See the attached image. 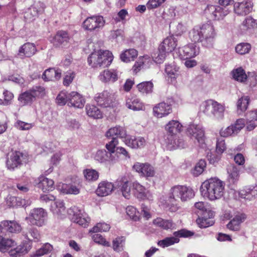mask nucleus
I'll list each match as a JSON object with an SVG mask.
<instances>
[{
    "instance_id": "f257e3e1",
    "label": "nucleus",
    "mask_w": 257,
    "mask_h": 257,
    "mask_svg": "<svg viewBox=\"0 0 257 257\" xmlns=\"http://www.w3.org/2000/svg\"><path fill=\"white\" fill-rule=\"evenodd\" d=\"M216 33L214 26L208 23L195 26L189 32V37L195 42H200L202 45L208 48L213 47Z\"/></svg>"
},
{
    "instance_id": "f03ea898",
    "label": "nucleus",
    "mask_w": 257,
    "mask_h": 257,
    "mask_svg": "<svg viewBox=\"0 0 257 257\" xmlns=\"http://www.w3.org/2000/svg\"><path fill=\"white\" fill-rule=\"evenodd\" d=\"M224 191L225 183L217 178H211L205 180L200 187L202 195L211 201L221 198Z\"/></svg>"
},
{
    "instance_id": "7ed1b4c3",
    "label": "nucleus",
    "mask_w": 257,
    "mask_h": 257,
    "mask_svg": "<svg viewBox=\"0 0 257 257\" xmlns=\"http://www.w3.org/2000/svg\"><path fill=\"white\" fill-rule=\"evenodd\" d=\"M165 130L169 133L165 139L166 144L171 145L174 149L183 148L184 142L175 136L182 131V125L178 121L172 120L166 125Z\"/></svg>"
},
{
    "instance_id": "20e7f679",
    "label": "nucleus",
    "mask_w": 257,
    "mask_h": 257,
    "mask_svg": "<svg viewBox=\"0 0 257 257\" xmlns=\"http://www.w3.org/2000/svg\"><path fill=\"white\" fill-rule=\"evenodd\" d=\"M113 60L111 52L109 51L99 50L91 53L88 58V63L94 68L106 67L110 65Z\"/></svg>"
},
{
    "instance_id": "39448f33",
    "label": "nucleus",
    "mask_w": 257,
    "mask_h": 257,
    "mask_svg": "<svg viewBox=\"0 0 257 257\" xmlns=\"http://www.w3.org/2000/svg\"><path fill=\"white\" fill-rule=\"evenodd\" d=\"M201 109L206 115L217 120L224 118V105L212 99L207 100L202 103Z\"/></svg>"
},
{
    "instance_id": "423d86ee",
    "label": "nucleus",
    "mask_w": 257,
    "mask_h": 257,
    "mask_svg": "<svg viewBox=\"0 0 257 257\" xmlns=\"http://www.w3.org/2000/svg\"><path fill=\"white\" fill-rule=\"evenodd\" d=\"M194 195V192L191 187L184 185H176L170 189L168 200L171 202L179 199L182 201H186L192 198Z\"/></svg>"
},
{
    "instance_id": "0eeeda50",
    "label": "nucleus",
    "mask_w": 257,
    "mask_h": 257,
    "mask_svg": "<svg viewBox=\"0 0 257 257\" xmlns=\"http://www.w3.org/2000/svg\"><path fill=\"white\" fill-rule=\"evenodd\" d=\"M115 93L112 90H104L95 94L94 99L97 104L104 107H113L117 104Z\"/></svg>"
},
{
    "instance_id": "6e6552de",
    "label": "nucleus",
    "mask_w": 257,
    "mask_h": 257,
    "mask_svg": "<svg viewBox=\"0 0 257 257\" xmlns=\"http://www.w3.org/2000/svg\"><path fill=\"white\" fill-rule=\"evenodd\" d=\"M28 161L27 154L19 151H12L7 161V167L9 170L20 167Z\"/></svg>"
},
{
    "instance_id": "1a4fd4ad",
    "label": "nucleus",
    "mask_w": 257,
    "mask_h": 257,
    "mask_svg": "<svg viewBox=\"0 0 257 257\" xmlns=\"http://www.w3.org/2000/svg\"><path fill=\"white\" fill-rule=\"evenodd\" d=\"M68 213L73 216L72 220L73 222L84 228L89 226L91 219L82 209L73 206L68 210Z\"/></svg>"
},
{
    "instance_id": "9d476101",
    "label": "nucleus",
    "mask_w": 257,
    "mask_h": 257,
    "mask_svg": "<svg viewBox=\"0 0 257 257\" xmlns=\"http://www.w3.org/2000/svg\"><path fill=\"white\" fill-rule=\"evenodd\" d=\"M174 236L166 237L165 239L160 240L158 242V245L165 247L171 245L175 243H178L179 241V237H188L191 236L193 234L189 231L181 229L178 231H175L173 233Z\"/></svg>"
},
{
    "instance_id": "9b49d317",
    "label": "nucleus",
    "mask_w": 257,
    "mask_h": 257,
    "mask_svg": "<svg viewBox=\"0 0 257 257\" xmlns=\"http://www.w3.org/2000/svg\"><path fill=\"white\" fill-rule=\"evenodd\" d=\"M105 24V20L101 16H93L87 18L83 22V27L90 31L98 30Z\"/></svg>"
},
{
    "instance_id": "f8f14e48",
    "label": "nucleus",
    "mask_w": 257,
    "mask_h": 257,
    "mask_svg": "<svg viewBox=\"0 0 257 257\" xmlns=\"http://www.w3.org/2000/svg\"><path fill=\"white\" fill-rule=\"evenodd\" d=\"M47 213L42 208L33 209L29 218L30 222L33 225L42 226L45 224Z\"/></svg>"
},
{
    "instance_id": "ddd939ff",
    "label": "nucleus",
    "mask_w": 257,
    "mask_h": 257,
    "mask_svg": "<svg viewBox=\"0 0 257 257\" xmlns=\"http://www.w3.org/2000/svg\"><path fill=\"white\" fill-rule=\"evenodd\" d=\"M187 132L191 138L196 140L199 144L204 143V130L201 125L190 123L187 127Z\"/></svg>"
},
{
    "instance_id": "4468645a",
    "label": "nucleus",
    "mask_w": 257,
    "mask_h": 257,
    "mask_svg": "<svg viewBox=\"0 0 257 257\" xmlns=\"http://www.w3.org/2000/svg\"><path fill=\"white\" fill-rule=\"evenodd\" d=\"M133 169L141 176L152 177L155 174L154 167L148 163L136 162L133 166Z\"/></svg>"
},
{
    "instance_id": "2eb2a0df",
    "label": "nucleus",
    "mask_w": 257,
    "mask_h": 257,
    "mask_svg": "<svg viewBox=\"0 0 257 257\" xmlns=\"http://www.w3.org/2000/svg\"><path fill=\"white\" fill-rule=\"evenodd\" d=\"M206 11L212 15L213 19L217 20L223 19L230 12V9L213 5L208 6Z\"/></svg>"
},
{
    "instance_id": "dca6fc26",
    "label": "nucleus",
    "mask_w": 257,
    "mask_h": 257,
    "mask_svg": "<svg viewBox=\"0 0 257 257\" xmlns=\"http://www.w3.org/2000/svg\"><path fill=\"white\" fill-rule=\"evenodd\" d=\"M94 159L101 163L110 165L114 164L118 161L115 157L105 150L97 151L94 155Z\"/></svg>"
},
{
    "instance_id": "f3484780",
    "label": "nucleus",
    "mask_w": 257,
    "mask_h": 257,
    "mask_svg": "<svg viewBox=\"0 0 257 257\" xmlns=\"http://www.w3.org/2000/svg\"><path fill=\"white\" fill-rule=\"evenodd\" d=\"M233 78L236 81L240 82H245L247 79L251 82L250 85L253 86H255L256 84V78L255 76H252L247 77L245 71L241 67L236 68L232 71Z\"/></svg>"
},
{
    "instance_id": "a211bd4d",
    "label": "nucleus",
    "mask_w": 257,
    "mask_h": 257,
    "mask_svg": "<svg viewBox=\"0 0 257 257\" xmlns=\"http://www.w3.org/2000/svg\"><path fill=\"white\" fill-rule=\"evenodd\" d=\"M253 3L250 1L236 3L234 5V11L237 15L245 16L251 11Z\"/></svg>"
},
{
    "instance_id": "6ab92c4d",
    "label": "nucleus",
    "mask_w": 257,
    "mask_h": 257,
    "mask_svg": "<svg viewBox=\"0 0 257 257\" xmlns=\"http://www.w3.org/2000/svg\"><path fill=\"white\" fill-rule=\"evenodd\" d=\"M70 95L68 106L77 108H82L84 107L85 100L82 95L75 91L70 92Z\"/></svg>"
},
{
    "instance_id": "aec40b11",
    "label": "nucleus",
    "mask_w": 257,
    "mask_h": 257,
    "mask_svg": "<svg viewBox=\"0 0 257 257\" xmlns=\"http://www.w3.org/2000/svg\"><path fill=\"white\" fill-rule=\"evenodd\" d=\"M106 137L108 138H116L117 139L120 138L124 140L128 137L125 128L119 125L109 128L106 133Z\"/></svg>"
},
{
    "instance_id": "412c9836",
    "label": "nucleus",
    "mask_w": 257,
    "mask_h": 257,
    "mask_svg": "<svg viewBox=\"0 0 257 257\" xmlns=\"http://www.w3.org/2000/svg\"><path fill=\"white\" fill-rule=\"evenodd\" d=\"M171 111V105L164 102L158 104L153 108L155 115L160 118L168 115Z\"/></svg>"
},
{
    "instance_id": "4be33fe9",
    "label": "nucleus",
    "mask_w": 257,
    "mask_h": 257,
    "mask_svg": "<svg viewBox=\"0 0 257 257\" xmlns=\"http://www.w3.org/2000/svg\"><path fill=\"white\" fill-rule=\"evenodd\" d=\"M37 51L36 46L33 43H26L19 49L18 55L21 57H31Z\"/></svg>"
},
{
    "instance_id": "5701e85b",
    "label": "nucleus",
    "mask_w": 257,
    "mask_h": 257,
    "mask_svg": "<svg viewBox=\"0 0 257 257\" xmlns=\"http://www.w3.org/2000/svg\"><path fill=\"white\" fill-rule=\"evenodd\" d=\"M179 52L184 59H187L196 56L199 51L195 44H189L180 48Z\"/></svg>"
},
{
    "instance_id": "b1692460",
    "label": "nucleus",
    "mask_w": 257,
    "mask_h": 257,
    "mask_svg": "<svg viewBox=\"0 0 257 257\" xmlns=\"http://www.w3.org/2000/svg\"><path fill=\"white\" fill-rule=\"evenodd\" d=\"M44 10L43 3L39 2L34 3L30 8L28 9L25 13V18L29 20L34 19L37 17L39 14L42 13Z\"/></svg>"
},
{
    "instance_id": "393cba45",
    "label": "nucleus",
    "mask_w": 257,
    "mask_h": 257,
    "mask_svg": "<svg viewBox=\"0 0 257 257\" xmlns=\"http://www.w3.org/2000/svg\"><path fill=\"white\" fill-rule=\"evenodd\" d=\"M123 142L127 146L133 149H140L145 146L146 141L143 137H129L123 140Z\"/></svg>"
},
{
    "instance_id": "a878e982",
    "label": "nucleus",
    "mask_w": 257,
    "mask_h": 257,
    "mask_svg": "<svg viewBox=\"0 0 257 257\" xmlns=\"http://www.w3.org/2000/svg\"><path fill=\"white\" fill-rule=\"evenodd\" d=\"M99 79L103 82H114L118 79V72L116 70H105L100 73Z\"/></svg>"
},
{
    "instance_id": "bb28decb",
    "label": "nucleus",
    "mask_w": 257,
    "mask_h": 257,
    "mask_svg": "<svg viewBox=\"0 0 257 257\" xmlns=\"http://www.w3.org/2000/svg\"><path fill=\"white\" fill-rule=\"evenodd\" d=\"M37 187L43 192L52 191L54 189V182L53 180L41 176L38 179Z\"/></svg>"
},
{
    "instance_id": "cd10ccee",
    "label": "nucleus",
    "mask_w": 257,
    "mask_h": 257,
    "mask_svg": "<svg viewBox=\"0 0 257 257\" xmlns=\"http://www.w3.org/2000/svg\"><path fill=\"white\" fill-rule=\"evenodd\" d=\"M125 105L128 109L134 111L145 109V106L141 100L138 98L133 96H131L126 98Z\"/></svg>"
},
{
    "instance_id": "c85d7f7f",
    "label": "nucleus",
    "mask_w": 257,
    "mask_h": 257,
    "mask_svg": "<svg viewBox=\"0 0 257 257\" xmlns=\"http://www.w3.org/2000/svg\"><path fill=\"white\" fill-rule=\"evenodd\" d=\"M2 230L4 229L11 233H19L22 231L21 225L16 221L4 220L1 222Z\"/></svg>"
},
{
    "instance_id": "c756f323",
    "label": "nucleus",
    "mask_w": 257,
    "mask_h": 257,
    "mask_svg": "<svg viewBox=\"0 0 257 257\" xmlns=\"http://www.w3.org/2000/svg\"><path fill=\"white\" fill-rule=\"evenodd\" d=\"M239 194L241 198L251 200L257 195V185L254 184L246 186L240 190Z\"/></svg>"
},
{
    "instance_id": "7c9ffc66",
    "label": "nucleus",
    "mask_w": 257,
    "mask_h": 257,
    "mask_svg": "<svg viewBox=\"0 0 257 257\" xmlns=\"http://www.w3.org/2000/svg\"><path fill=\"white\" fill-rule=\"evenodd\" d=\"M129 181L125 177H121L117 180V185L120 189L123 196L126 198H130L131 196V187L128 185Z\"/></svg>"
},
{
    "instance_id": "2f4dec72",
    "label": "nucleus",
    "mask_w": 257,
    "mask_h": 257,
    "mask_svg": "<svg viewBox=\"0 0 257 257\" xmlns=\"http://www.w3.org/2000/svg\"><path fill=\"white\" fill-rule=\"evenodd\" d=\"M61 77V71L60 69L49 68L45 71L42 78L45 81L59 80Z\"/></svg>"
},
{
    "instance_id": "473e14b6",
    "label": "nucleus",
    "mask_w": 257,
    "mask_h": 257,
    "mask_svg": "<svg viewBox=\"0 0 257 257\" xmlns=\"http://www.w3.org/2000/svg\"><path fill=\"white\" fill-rule=\"evenodd\" d=\"M114 188L113 185L109 182L102 181L100 182L96 189V193L100 196H105L109 195Z\"/></svg>"
},
{
    "instance_id": "72a5a7b5",
    "label": "nucleus",
    "mask_w": 257,
    "mask_h": 257,
    "mask_svg": "<svg viewBox=\"0 0 257 257\" xmlns=\"http://www.w3.org/2000/svg\"><path fill=\"white\" fill-rule=\"evenodd\" d=\"M23 235L29 240L37 241L40 238V234L38 230L32 226H29L22 231Z\"/></svg>"
},
{
    "instance_id": "f704fd0d",
    "label": "nucleus",
    "mask_w": 257,
    "mask_h": 257,
    "mask_svg": "<svg viewBox=\"0 0 257 257\" xmlns=\"http://www.w3.org/2000/svg\"><path fill=\"white\" fill-rule=\"evenodd\" d=\"M246 218L244 214H240L236 215L227 224V227L232 231H238L240 228V224L244 221Z\"/></svg>"
},
{
    "instance_id": "c9c22d12",
    "label": "nucleus",
    "mask_w": 257,
    "mask_h": 257,
    "mask_svg": "<svg viewBox=\"0 0 257 257\" xmlns=\"http://www.w3.org/2000/svg\"><path fill=\"white\" fill-rule=\"evenodd\" d=\"M70 39L68 33L64 31H59L54 38V45L56 47H60L67 44Z\"/></svg>"
},
{
    "instance_id": "e433bc0d",
    "label": "nucleus",
    "mask_w": 257,
    "mask_h": 257,
    "mask_svg": "<svg viewBox=\"0 0 257 257\" xmlns=\"http://www.w3.org/2000/svg\"><path fill=\"white\" fill-rule=\"evenodd\" d=\"M135 196L140 199H145L149 198V193L145 187L138 182H134L133 185Z\"/></svg>"
},
{
    "instance_id": "4c0bfd02",
    "label": "nucleus",
    "mask_w": 257,
    "mask_h": 257,
    "mask_svg": "<svg viewBox=\"0 0 257 257\" xmlns=\"http://www.w3.org/2000/svg\"><path fill=\"white\" fill-rule=\"evenodd\" d=\"M177 46V40L173 36H170L164 40L159 45L160 49H164L168 53L173 51Z\"/></svg>"
},
{
    "instance_id": "58836bf2",
    "label": "nucleus",
    "mask_w": 257,
    "mask_h": 257,
    "mask_svg": "<svg viewBox=\"0 0 257 257\" xmlns=\"http://www.w3.org/2000/svg\"><path fill=\"white\" fill-rule=\"evenodd\" d=\"M257 126V110L249 111L246 114V128L253 130Z\"/></svg>"
},
{
    "instance_id": "ea45409f",
    "label": "nucleus",
    "mask_w": 257,
    "mask_h": 257,
    "mask_svg": "<svg viewBox=\"0 0 257 257\" xmlns=\"http://www.w3.org/2000/svg\"><path fill=\"white\" fill-rule=\"evenodd\" d=\"M228 179L231 183H234L238 180L239 177V169L236 166L230 164L227 168Z\"/></svg>"
},
{
    "instance_id": "a19ab883",
    "label": "nucleus",
    "mask_w": 257,
    "mask_h": 257,
    "mask_svg": "<svg viewBox=\"0 0 257 257\" xmlns=\"http://www.w3.org/2000/svg\"><path fill=\"white\" fill-rule=\"evenodd\" d=\"M138 55V51L136 49H130L122 52L120 55V58L122 61L128 62L131 61H134L137 57Z\"/></svg>"
},
{
    "instance_id": "79ce46f5",
    "label": "nucleus",
    "mask_w": 257,
    "mask_h": 257,
    "mask_svg": "<svg viewBox=\"0 0 257 257\" xmlns=\"http://www.w3.org/2000/svg\"><path fill=\"white\" fill-rule=\"evenodd\" d=\"M87 114L94 118H100L102 116L99 109L94 105L87 104L85 107Z\"/></svg>"
},
{
    "instance_id": "37998d69",
    "label": "nucleus",
    "mask_w": 257,
    "mask_h": 257,
    "mask_svg": "<svg viewBox=\"0 0 257 257\" xmlns=\"http://www.w3.org/2000/svg\"><path fill=\"white\" fill-rule=\"evenodd\" d=\"M153 224L158 227L164 229H171L174 226V224L171 220H165L158 217L153 220Z\"/></svg>"
},
{
    "instance_id": "c03bdc74",
    "label": "nucleus",
    "mask_w": 257,
    "mask_h": 257,
    "mask_svg": "<svg viewBox=\"0 0 257 257\" xmlns=\"http://www.w3.org/2000/svg\"><path fill=\"white\" fill-rule=\"evenodd\" d=\"M15 245V241L0 235V251L5 252Z\"/></svg>"
},
{
    "instance_id": "a18cd8bd",
    "label": "nucleus",
    "mask_w": 257,
    "mask_h": 257,
    "mask_svg": "<svg viewBox=\"0 0 257 257\" xmlns=\"http://www.w3.org/2000/svg\"><path fill=\"white\" fill-rule=\"evenodd\" d=\"M249 101V98L247 96H242L238 99L236 103L238 113H242L247 109Z\"/></svg>"
},
{
    "instance_id": "49530a36",
    "label": "nucleus",
    "mask_w": 257,
    "mask_h": 257,
    "mask_svg": "<svg viewBox=\"0 0 257 257\" xmlns=\"http://www.w3.org/2000/svg\"><path fill=\"white\" fill-rule=\"evenodd\" d=\"M118 144V140L116 138H112L111 140L107 143L105 145V148L107 150L109 153L111 154L113 156L116 157V159L118 161L119 160V156L117 153L115 151L116 146Z\"/></svg>"
},
{
    "instance_id": "de8ad7c7",
    "label": "nucleus",
    "mask_w": 257,
    "mask_h": 257,
    "mask_svg": "<svg viewBox=\"0 0 257 257\" xmlns=\"http://www.w3.org/2000/svg\"><path fill=\"white\" fill-rule=\"evenodd\" d=\"M51 207L53 213L58 216H61L65 211L64 203L63 201L60 200H56L54 202L53 205H52Z\"/></svg>"
},
{
    "instance_id": "09e8293b",
    "label": "nucleus",
    "mask_w": 257,
    "mask_h": 257,
    "mask_svg": "<svg viewBox=\"0 0 257 257\" xmlns=\"http://www.w3.org/2000/svg\"><path fill=\"white\" fill-rule=\"evenodd\" d=\"M53 249L52 246L49 243L44 244L41 248L31 254V257H41L47 254Z\"/></svg>"
},
{
    "instance_id": "8fccbe9b",
    "label": "nucleus",
    "mask_w": 257,
    "mask_h": 257,
    "mask_svg": "<svg viewBox=\"0 0 257 257\" xmlns=\"http://www.w3.org/2000/svg\"><path fill=\"white\" fill-rule=\"evenodd\" d=\"M242 26L245 30L255 29L257 28V20L251 16L247 17L242 23Z\"/></svg>"
},
{
    "instance_id": "3c124183",
    "label": "nucleus",
    "mask_w": 257,
    "mask_h": 257,
    "mask_svg": "<svg viewBox=\"0 0 257 257\" xmlns=\"http://www.w3.org/2000/svg\"><path fill=\"white\" fill-rule=\"evenodd\" d=\"M18 100L23 105L31 104L35 100L29 90L21 94Z\"/></svg>"
},
{
    "instance_id": "603ef678",
    "label": "nucleus",
    "mask_w": 257,
    "mask_h": 257,
    "mask_svg": "<svg viewBox=\"0 0 257 257\" xmlns=\"http://www.w3.org/2000/svg\"><path fill=\"white\" fill-rule=\"evenodd\" d=\"M137 88L140 92L148 94L152 92L153 84L151 81H145L138 84Z\"/></svg>"
},
{
    "instance_id": "864d4df0",
    "label": "nucleus",
    "mask_w": 257,
    "mask_h": 257,
    "mask_svg": "<svg viewBox=\"0 0 257 257\" xmlns=\"http://www.w3.org/2000/svg\"><path fill=\"white\" fill-rule=\"evenodd\" d=\"M70 95V93L67 91H61L56 97V103L60 105H64L67 102L69 103Z\"/></svg>"
},
{
    "instance_id": "5fc2aeb1",
    "label": "nucleus",
    "mask_w": 257,
    "mask_h": 257,
    "mask_svg": "<svg viewBox=\"0 0 257 257\" xmlns=\"http://www.w3.org/2000/svg\"><path fill=\"white\" fill-rule=\"evenodd\" d=\"M167 53H168L167 52L163 49H161L160 47L159 46L158 51L153 56V59L156 63H162L165 60Z\"/></svg>"
},
{
    "instance_id": "6e6d98bb",
    "label": "nucleus",
    "mask_w": 257,
    "mask_h": 257,
    "mask_svg": "<svg viewBox=\"0 0 257 257\" xmlns=\"http://www.w3.org/2000/svg\"><path fill=\"white\" fill-rule=\"evenodd\" d=\"M206 163L204 160H200L195 165L192 171V173L194 176H198L201 174L206 168Z\"/></svg>"
},
{
    "instance_id": "4d7b16f0",
    "label": "nucleus",
    "mask_w": 257,
    "mask_h": 257,
    "mask_svg": "<svg viewBox=\"0 0 257 257\" xmlns=\"http://www.w3.org/2000/svg\"><path fill=\"white\" fill-rule=\"evenodd\" d=\"M29 90L35 100L37 98L43 97L46 93L45 88L40 86H34Z\"/></svg>"
},
{
    "instance_id": "13d9d810",
    "label": "nucleus",
    "mask_w": 257,
    "mask_h": 257,
    "mask_svg": "<svg viewBox=\"0 0 257 257\" xmlns=\"http://www.w3.org/2000/svg\"><path fill=\"white\" fill-rule=\"evenodd\" d=\"M125 239L123 237H117L112 241V248L116 252H120L123 250V245Z\"/></svg>"
},
{
    "instance_id": "bf43d9fd",
    "label": "nucleus",
    "mask_w": 257,
    "mask_h": 257,
    "mask_svg": "<svg viewBox=\"0 0 257 257\" xmlns=\"http://www.w3.org/2000/svg\"><path fill=\"white\" fill-rule=\"evenodd\" d=\"M3 95L4 98L0 97V104L8 105L11 104L12 100L14 98L13 94L7 90H5L3 91Z\"/></svg>"
},
{
    "instance_id": "052dcab7",
    "label": "nucleus",
    "mask_w": 257,
    "mask_h": 257,
    "mask_svg": "<svg viewBox=\"0 0 257 257\" xmlns=\"http://www.w3.org/2000/svg\"><path fill=\"white\" fill-rule=\"evenodd\" d=\"M148 56H143L139 57L137 61H136L132 68L133 72L137 74L141 69L144 68V65L148 60Z\"/></svg>"
},
{
    "instance_id": "680f3d73",
    "label": "nucleus",
    "mask_w": 257,
    "mask_h": 257,
    "mask_svg": "<svg viewBox=\"0 0 257 257\" xmlns=\"http://www.w3.org/2000/svg\"><path fill=\"white\" fill-rule=\"evenodd\" d=\"M61 192L65 194H78L79 193V189L74 185H70L63 184L61 188H60Z\"/></svg>"
},
{
    "instance_id": "e2e57ef3",
    "label": "nucleus",
    "mask_w": 257,
    "mask_h": 257,
    "mask_svg": "<svg viewBox=\"0 0 257 257\" xmlns=\"http://www.w3.org/2000/svg\"><path fill=\"white\" fill-rule=\"evenodd\" d=\"M251 49V45L247 43H241L235 47V51L240 55L248 53Z\"/></svg>"
},
{
    "instance_id": "0e129e2a",
    "label": "nucleus",
    "mask_w": 257,
    "mask_h": 257,
    "mask_svg": "<svg viewBox=\"0 0 257 257\" xmlns=\"http://www.w3.org/2000/svg\"><path fill=\"white\" fill-rule=\"evenodd\" d=\"M84 175L86 179L89 181H94L99 177L98 173L95 170L86 169L84 171Z\"/></svg>"
},
{
    "instance_id": "69168bd1",
    "label": "nucleus",
    "mask_w": 257,
    "mask_h": 257,
    "mask_svg": "<svg viewBox=\"0 0 257 257\" xmlns=\"http://www.w3.org/2000/svg\"><path fill=\"white\" fill-rule=\"evenodd\" d=\"M126 212L127 215L134 221H137L140 219V215L137 209L132 206H128L126 208Z\"/></svg>"
},
{
    "instance_id": "338daca9",
    "label": "nucleus",
    "mask_w": 257,
    "mask_h": 257,
    "mask_svg": "<svg viewBox=\"0 0 257 257\" xmlns=\"http://www.w3.org/2000/svg\"><path fill=\"white\" fill-rule=\"evenodd\" d=\"M196 222L200 227L206 228L214 224V221L211 217H209L208 219L204 217L202 218H198L196 220Z\"/></svg>"
},
{
    "instance_id": "774afa93",
    "label": "nucleus",
    "mask_w": 257,
    "mask_h": 257,
    "mask_svg": "<svg viewBox=\"0 0 257 257\" xmlns=\"http://www.w3.org/2000/svg\"><path fill=\"white\" fill-rule=\"evenodd\" d=\"M110 229V225L105 223H98L89 231L90 232H97L99 231H107Z\"/></svg>"
}]
</instances>
